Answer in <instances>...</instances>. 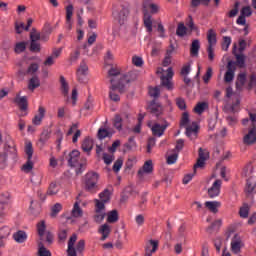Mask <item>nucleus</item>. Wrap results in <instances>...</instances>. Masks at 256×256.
<instances>
[{"mask_svg":"<svg viewBox=\"0 0 256 256\" xmlns=\"http://www.w3.org/2000/svg\"><path fill=\"white\" fill-rule=\"evenodd\" d=\"M119 73H121V69H119V67H112L108 71V77L110 79L111 85H115V80L113 79V77H117V75H119Z\"/></svg>","mask_w":256,"mask_h":256,"instance_id":"nucleus-32","label":"nucleus"},{"mask_svg":"<svg viewBox=\"0 0 256 256\" xmlns=\"http://www.w3.org/2000/svg\"><path fill=\"white\" fill-rule=\"evenodd\" d=\"M176 35H178V37H185V35H187V27H185V24L180 23L178 25Z\"/></svg>","mask_w":256,"mask_h":256,"instance_id":"nucleus-46","label":"nucleus"},{"mask_svg":"<svg viewBox=\"0 0 256 256\" xmlns=\"http://www.w3.org/2000/svg\"><path fill=\"white\" fill-rule=\"evenodd\" d=\"M117 91L119 93H122V90L121 88H119V86L112 84L110 87V94H109L111 101H115V102L120 101L121 98L119 97V94L117 93Z\"/></svg>","mask_w":256,"mask_h":256,"instance_id":"nucleus-21","label":"nucleus"},{"mask_svg":"<svg viewBox=\"0 0 256 256\" xmlns=\"http://www.w3.org/2000/svg\"><path fill=\"white\" fill-rule=\"evenodd\" d=\"M230 45H231V37L224 36L223 37V42H222V49H223V51H228Z\"/></svg>","mask_w":256,"mask_h":256,"instance_id":"nucleus-56","label":"nucleus"},{"mask_svg":"<svg viewBox=\"0 0 256 256\" xmlns=\"http://www.w3.org/2000/svg\"><path fill=\"white\" fill-rule=\"evenodd\" d=\"M45 113H47V110L43 106H39L38 113L35 114V116L32 119L33 125L39 126L43 122V119H45Z\"/></svg>","mask_w":256,"mask_h":256,"instance_id":"nucleus-13","label":"nucleus"},{"mask_svg":"<svg viewBox=\"0 0 256 256\" xmlns=\"http://www.w3.org/2000/svg\"><path fill=\"white\" fill-rule=\"evenodd\" d=\"M160 93H161V90L159 89V87H150L149 88L150 97L157 98V97H159Z\"/></svg>","mask_w":256,"mask_h":256,"instance_id":"nucleus-61","label":"nucleus"},{"mask_svg":"<svg viewBox=\"0 0 256 256\" xmlns=\"http://www.w3.org/2000/svg\"><path fill=\"white\" fill-rule=\"evenodd\" d=\"M60 83H61V91L64 96L69 95V84H67V81H65V77H60Z\"/></svg>","mask_w":256,"mask_h":256,"instance_id":"nucleus-43","label":"nucleus"},{"mask_svg":"<svg viewBox=\"0 0 256 256\" xmlns=\"http://www.w3.org/2000/svg\"><path fill=\"white\" fill-rule=\"evenodd\" d=\"M211 77H213V68L209 67L205 75L203 76L204 83H209V81L211 80Z\"/></svg>","mask_w":256,"mask_h":256,"instance_id":"nucleus-59","label":"nucleus"},{"mask_svg":"<svg viewBox=\"0 0 256 256\" xmlns=\"http://www.w3.org/2000/svg\"><path fill=\"white\" fill-rule=\"evenodd\" d=\"M61 209H63V205H61L60 203H56V204L52 207L51 217H57V214H58L59 212H61Z\"/></svg>","mask_w":256,"mask_h":256,"instance_id":"nucleus-58","label":"nucleus"},{"mask_svg":"<svg viewBox=\"0 0 256 256\" xmlns=\"http://www.w3.org/2000/svg\"><path fill=\"white\" fill-rule=\"evenodd\" d=\"M132 63L135 65V67H143V58L139 56H133Z\"/></svg>","mask_w":256,"mask_h":256,"instance_id":"nucleus-63","label":"nucleus"},{"mask_svg":"<svg viewBox=\"0 0 256 256\" xmlns=\"http://www.w3.org/2000/svg\"><path fill=\"white\" fill-rule=\"evenodd\" d=\"M143 7L146 10L150 9L151 13H159V10L161 9L159 4L150 3L149 1H144Z\"/></svg>","mask_w":256,"mask_h":256,"instance_id":"nucleus-30","label":"nucleus"},{"mask_svg":"<svg viewBox=\"0 0 256 256\" xmlns=\"http://www.w3.org/2000/svg\"><path fill=\"white\" fill-rule=\"evenodd\" d=\"M25 153L28 159H31L33 157V144L29 141L25 143Z\"/></svg>","mask_w":256,"mask_h":256,"instance_id":"nucleus-50","label":"nucleus"},{"mask_svg":"<svg viewBox=\"0 0 256 256\" xmlns=\"http://www.w3.org/2000/svg\"><path fill=\"white\" fill-rule=\"evenodd\" d=\"M113 125L118 131H121V129H123V119L121 118V116L116 115L114 117Z\"/></svg>","mask_w":256,"mask_h":256,"instance_id":"nucleus-45","label":"nucleus"},{"mask_svg":"<svg viewBox=\"0 0 256 256\" xmlns=\"http://www.w3.org/2000/svg\"><path fill=\"white\" fill-rule=\"evenodd\" d=\"M148 126H150L152 134L155 135V137L163 136V134L165 133V129H167L166 125H161L158 123H155L153 126H151V123H148Z\"/></svg>","mask_w":256,"mask_h":256,"instance_id":"nucleus-15","label":"nucleus"},{"mask_svg":"<svg viewBox=\"0 0 256 256\" xmlns=\"http://www.w3.org/2000/svg\"><path fill=\"white\" fill-rule=\"evenodd\" d=\"M153 172V161L148 160L144 163L141 170L138 171L139 175H143V173H152Z\"/></svg>","mask_w":256,"mask_h":256,"instance_id":"nucleus-28","label":"nucleus"},{"mask_svg":"<svg viewBox=\"0 0 256 256\" xmlns=\"http://www.w3.org/2000/svg\"><path fill=\"white\" fill-rule=\"evenodd\" d=\"M178 157H179L178 152H174L173 154L168 155L167 164L168 165H173V164L177 163Z\"/></svg>","mask_w":256,"mask_h":256,"instance_id":"nucleus-55","label":"nucleus"},{"mask_svg":"<svg viewBox=\"0 0 256 256\" xmlns=\"http://www.w3.org/2000/svg\"><path fill=\"white\" fill-rule=\"evenodd\" d=\"M7 157L15 159L17 157V148L15 146H6L0 148V167L3 168L7 165Z\"/></svg>","mask_w":256,"mask_h":256,"instance_id":"nucleus-4","label":"nucleus"},{"mask_svg":"<svg viewBox=\"0 0 256 256\" xmlns=\"http://www.w3.org/2000/svg\"><path fill=\"white\" fill-rule=\"evenodd\" d=\"M124 147L127 151H133L137 147V142L135 141V137H130L128 142L124 144Z\"/></svg>","mask_w":256,"mask_h":256,"instance_id":"nucleus-42","label":"nucleus"},{"mask_svg":"<svg viewBox=\"0 0 256 256\" xmlns=\"http://www.w3.org/2000/svg\"><path fill=\"white\" fill-rule=\"evenodd\" d=\"M156 73L160 77L162 87H166L168 91L173 90V76L175 75L173 68L169 67L167 70H165L159 67Z\"/></svg>","mask_w":256,"mask_h":256,"instance_id":"nucleus-2","label":"nucleus"},{"mask_svg":"<svg viewBox=\"0 0 256 256\" xmlns=\"http://www.w3.org/2000/svg\"><path fill=\"white\" fill-rule=\"evenodd\" d=\"M172 54H173V49L167 50L166 56H165L164 60L162 61V65L164 67H169V65H171V55Z\"/></svg>","mask_w":256,"mask_h":256,"instance_id":"nucleus-48","label":"nucleus"},{"mask_svg":"<svg viewBox=\"0 0 256 256\" xmlns=\"http://www.w3.org/2000/svg\"><path fill=\"white\" fill-rule=\"evenodd\" d=\"M61 189V185L55 183V182H52L48 188V195H57V193H59Z\"/></svg>","mask_w":256,"mask_h":256,"instance_id":"nucleus-36","label":"nucleus"},{"mask_svg":"<svg viewBox=\"0 0 256 256\" xmlns=\"http://www.w3.org/2000/svg\"><path fill=\"white\" fill-rule=\"evenodd\" d=\"M98 137L100 139H105V137H113V132H109V130L102 128L98 131Z\"/></svg>","mask_w":256,"mask_h":256,"instance_id":"nucleus-54","label":"nucleus"},{"mask_svg":"<svg viewBox=\"0 0 256 256\" xmlns=\"http://www.w3.org/2000/svg\"><path fill=\"white\" fill-rule=\"evenodd\" d=\"M38 256H52L51 251L47 249L45 246H43L41 243L38 245Z\"/></svg>","mask_w":256,"mask_h":256,"instance_id":"nucleus-44","label":"nucleus"},{"mask_svg":"<svg viewBox=\"0 0 256 256\" xmlns=\"http://www.w3.org/2000/svg\"><path fill=\"white\" fill-rule=\"evenodd\" d=\"M82 149L83 151H85L86 153H89V151H91V149H93V139L91 138H86L83 143H82Z\"/></svg>","mask_w":256,"mask_h":256,"instance_id":"nucleus-38","label":"nucleus"},{"mask_svg":"<svg viewBox=\"0 0 256 256\" xmlns=\"http://www.w3.org/2000/svg\"><path fill=\"white\" fill-rule=\"evenodd\" d=\"M233 79H235V64L230 61L224 74V83H231Z\"/></svg>","mask_w":256,"mask_h":256,"instance_id":"nucleus-11","label":"nucleus"},{"mask_svg":"<svg viewBox=\"0 0 256 256\" xmlns=\"http://www.w3.org/2000/svg\"><path fill=\"white\" fill-rule=\"evenodd\" d=\"M33 165V161L28 158L27 162L22 166V171L24 173H31V171H33Z\"/></svg>","mask_w":256,"mask_h":256,"instance_id":"nucleus-47","label":"nucleus"},{"mask_svg":"<svg viewBox=\"0 0 256 256\" xmlns=\"http://www.w3.org/2000/svg\"><path fill=\"white\" fill-rule=\"evenodd\" d=\"M199 129V126L197 123L193 122L191 126L186 127V135L190 139H197V131Z\"/></svg>","mask_w":256,"mask_h":256,"instance_id":"nucleus-20","label":"nucleus"},{"mask_svg":"<svg viewBox=\"0 0 256 256\" xmlns=\"http://www.w3.org/2000/svg\"><path fill=\"white\" fill-rule=\"evenodd\" d=\"M27 49V42H18L15 45L14 51L15 53H23Z\"/></svg>","mask_w":256,"mask_h":256,"instance_id":"nucleus-52","label":"nucleus"},{"mask_svg":"<svg viewBox=\"0 0 256 256\" xmlns=\"http://www.w3.org/2000/svg\"><path fill=\"white\" fill-rule=\"evenodd\" d=\"M209 107V105L206 102H199L194 107V113H197V115H201L205 112V110Z\"/></svg>","mask_w":256,"mask_h":256,"instance_id":"nucleus-35","label":"nucleus"},{"mask_svg":"<svg viewBox=\"0 0 256 256\" xmlns=\"http://www.w3.org/2000/svg\"><path fill=\"white\" fill-rule=\"evenodd\" d=\"M47 141H49V134H47V132H44L41 134L40 139H39L40 146L44 147L45 143H47Z\"/></svg>","mask_w":256,"mask_h":256,"instance_id":"nucleus-64","label":"nucleus"},{"mask_svg":"<svg viewBox=\"0 0 256 256\" xmlns=\"http://www.w3.org/2000/svg\"><path fill=\"white\" fill-rule=\"evenodd\" d=\"M79 155H81V153L78 150H73L70 153L69 163L72 165V167H77V163L79 162Z\"/></svg>","mask_w":256,"mask_h":256,"instance_id":"nucleus-31","label":"nucleus"},{"mask_svg":"<svg viewBox=\"0 0 256 256\" xmlns=\"http://www.w3.org/2000/svg\"><path fill=\"white\" fill-rule=\"evenodd\" d=\"M123 167V159H117L113 165V171H115V173H119V171H121V168Z\"/></svg>","mask_w":256,"mask_h":256,"instance_id":"nucleus-60","label":"nucleus"},{"mask_svg":"<svg viewBox=\"0 0 256 256\" xmlns=\"http://www.w3.org/2000/svg\"><path fill=\"white\" fill-rule=\"evenodd\" d=\"M221 185L222 182L219 179H216L212 186L208 189V196L210 199H215V197H219V194L221 193Z\"/></svg>","mask_w":256,"mask_h":256,"instance_id":"nucleus-7","label":"nucleus"},{"mask_svg":"<svg viewBox=\"0 0 256 256\" xmlns=\"http://www.w3.org/2000/svg\"><path fill=\"white\" fill-rule=\"evenodd\" d=\"M144 25L148 31V33L153 32V20H151V16L145 14L144 15Z\"/></svg>","mask_w":256,"mask_h":256,"instance_id":"nucleus-40","label":"nucleus"},{"mask_svg":"<svg viewBox=\"0 0 256 256\" xmlns=\"http://www.w3.org/2000/svg\"><path fill=\"white\" fill-rule=\"evenodd\" d=\"M149 111L152 113V115H156V117H159L163 113V106L161 104L152 102L149 105Z\"/></svg>","mask_w":256,"mask_h":256,"instance_id":"nucleus-22","label":"nucleus"},{"mask_svg":"<svg viewBox=\"0 0 256 256\" xmlns=\"http://www.w3.org/2000/svg\"><path fill=\"white\" fill-rule=\"evenodd\" d=\"M79 55H81V50L77 48L74 52L70 54V61L71 63H75L77 59H79Z\"/></svg>","mask_w":256,"mask_h":256,"instance_id":"nucleus-62","label":"nucleus"},{"mask_svg":"<svg viewBox=\"0 0 256 256\" xmlns=\"http://www.w3.org/2000/svg\"><path fill=\"white\" fill-rule=\"evenodd\" d=\"M98 233L101 235L100 241H106L111 235V226L109 224H103L98 228Z\"/></svg>","mask_w":256,"mask_h":256,"instance_id":"nucleus-17","label":"nucleus"},{"mask_svg":"<svg viewBox=\"0 0 256 256\" xmlns=\"http://www.w3.org/2000/svg\"><path fill=\"white\" fill-rule=\"evenodd\" d=\"M201 45L199 44V40H194L191 45L190 53L193 57H197L199 55V49Z\"/></svg>","mask_w":256,"mask_h":256,"instance_id":"nucleus-37","label":"nucleus"},{"mask_svg":"<svg viewBox=\"0 0 256 256\" xmlns=\"http://www.w3.org/2000/svg\"><path fill=\"white\" fill-rule=\"evenodd\" d=\"M13 239L16 241V243H25L27 241V233L19 230L13 234Z\"/></svg>","mask_w":256,"mask_h":256,"instance_id":"nucleus-25","label":"nucleus"},{"mask_svg":"<svg viewBox=\"0 0 256 256\" xmlns=\"http://www.w3.org/2000/svg\"><path fill=\"white\" fill-rule=\"evenodd\" d=\"M37 233L41 239L45 237V234L47 233V224L45 223V220H41L37 223Z\"/></svg>","mask_w":256,"mask_h":256,"instance_id":"nucleus-27","label":"nucleus"},{"mask_svg":"<svg viewBox=\"0 0 256 256\" xmlns=\"http://www.w3.org/2000/svg\"><path fill=\"white\" fill-rule=\"evenodd\" d=\"M30 213L32 215H39L41 213V206L39 204H31Z\"/></svg>","mask_w":256,"mask_h":256,"instance_id":"nucleus-57","label":"nucleus"},{"mask_svg":"<svg viewBox=\"0 0 256 256\" xmlns=\"http://www.w3.org/2000/svg\"><path fill=\"white\" fill-rule=\"evenodd\" d=\"M208 47H215L217 45V33L213 29H210L207 33Z\"/></svg>","mask_w":256,"mask_h":256,"instance_id":"nucleus-24","label":"nucleus"},{"mask_svg":"<svg viewBox=\"0 0 256 256\" xmlns=\"http://www.w3.org/2000/svg\"><path fill=\"white\" fill-rule=\"evenodd\" d=\"M239 215L242 217V219H247L249 217V205L244 204L240 208Z\"/></svg>","mask_w":256,"mask_h":256,"instance_id":"nucleus-49","label":"nucleus"},{"mask_svg":"<svg viewBox=\"0 0 256 256\" xmlns=\"http://www.w3.org/2000/svg\"><path fill=\"white\" fill-rule=\"evenodd\" d=\"M119 221V214L117 210H112L107 213V222L108 223H117Z\"/></svg>","mask_w":256,"mask_h":256,"instance_id":"nucleus-33","label":"nucleus"},{"mask_svg":"<svg viewBox=\"0 0 256 256\" xmlns=\"http://www.w3.org/2000/svg\"><path fill=\"white\" fill-rule=\"evenodd\" d=\"M159 249V240H149L146 243L144 256H153Z\"/></svg>","mask_w":256,"mask_h":256,"instance_id":"nucleus-9","label":"nucleus"},{"mask_svg":"<svg viewBox=\"0 0 256 256\" xmlns=\"http://www.w3.org/2000/svg\"><path fill=\"white\" fill-rule=\"evenodd\" d=\"M207 159H209V152L203 150V149H199V158L197 160V163L194 165V171H197V169H201L203 167H205V161H207Z\"/></svg>","mask_w":256,"mask_h":256,"instance_id":"nucleus-10","label":"nucleus"},{"mask_svg":"<svg viewBox=\"0 0 256 256\" xmlns=\"http://www.w3.org/2000/svg\"><path fill=\"white\" fill-rule=\"evenodd\" d=\"M66 29L71 31L73 29V5H68L66 7Z\"/></svg>","mask_w":256,"mask_h":256,"instance_id":"nucleus-16","label":"nucleus"},{"mask_svg":"<svg viewBox=\"0 0 256 256\" xmlns=\"http://www.w3.org/2000/svg\"><path fill=\"white\" fill-rule=\"evenodd\" d=\"M11 235V228L4 226L0 229V239H7Z\"/></svg>","mask_w":256,"mask_h":256,"instance_id":"nucleus-51","label":"nucleus"},{"mask_svg":"<svg viewBox=\"0 0 256 256\" xmlns=\"http://www.w3.org/2000/svg\"><path fill=\"white\" fill-rule=\"evenodd\" d=\"M99 182V174L95 172H88L84 177V188L90 193H95L99 189L97 183Z\"/></svg>","mask_w":256,"mask_h":256,"instance_id":"nucleus-3","label":"nucleus"},{"mask_svg":"<svg viewBox=\"0 0 256 256\" xmlns=\"http://www.w3.org/2000/svg\"><path fill=\"white\" fill-rule=\"evenodd\" d=\"M14 103H16L18 107H20L21 111H25L28 107L27 97L25 96H16V98L14 99Z\"/></svg>","mask_w":256,"mask_h":256,"instance_id":"nucleus-23","label":"nucleus"},{"mask_svg":"<svg viewBox=\"0 0 256 256\" xmlns=\"http://www.w3.org/2000/svg\"><path fill=\"white\" fill-rule=\"evenodd\" d=\"M112 15L120 25H123L127 21V17H129V10L122 6L114 7Z\"/></svg>","mask_w":256,"mask_h":256,"instance_id":"nucleus-5","label":"nucleus"},{"mask_svg":"<svg viewBox=\"0 0 256 256\" xmlns=\"http://www.w3.org/2000/svg\"><path fill=\"white\" fill-rule=\"evenodd\" d=\"M88 74L89 67H87V64H85V62H82L77 70L78 81H80V83H86Z\"/></svg>","mask_w":256,"mask_h":256,"instance_id":"nucleus-8","label":"nucleus"},{"mask_svg":"<svg viewBox=\"0 0 256 256\" xmlns=\"http://www.w3.org/2000/svg\"><path fill=\"white\" fill-rule=\"evenodd\" d=\"M11 199V194L4 193L0 195V219L5 217V212H2V209H7L9 207V200Z\"/></svg>","mask_w":256,"mask_h":256,"instance_id":"nucleus-12","label":"nucleus"},{"mask_svg":"<svg viewBox=\"0 0 256 256\" xmlns=\"http://www.w3.org/2000/svg\"><path fill=\"white\" fill-rule=\"evenodd\" d=\"M204 207L207 208L210 213L217 214L219 213V209L221 208V202L219 201H206L204 203Z\"/></svg>","mask_w":256,"mask_h":256,"instance_id":"nucleus-18","label":"nucleus"},{"mask_svg":"<svg viewBox=\"0 0 256 256\" xmlns=\"http://www.w3.org/2000/svg\"><path fill=\"white\" fill-rule=\"evenodd\" d=\"M112 193L113 191L111 189H105L102 193H100V203H103V205H105V203H109Z\"/></svg>","mask_w":256,"mask_h":256,"instance_id":"nucleus-26","label":"nucleus"},{"mask_svg":"<svg viewBox=\"0 0 256 256\" xmlns=\"http://www.w3.org/2000/svg\"><path fill=\"white\" fill-rule=\"evenodd\" d=\"M14 28H15L16 33H18V35H21V33H23V31H25V29H26L25 23L16 21L14 23Z\"/></svg>","mask_w":256,"mask_h":256,"instance_id":"nucleus-53","label":"nucleus"},{"mask_svg":"<svg viewBox=\"0 0 256 256\" xmlns=\"http://www.w3.org/2000/svg\"><path fill=\"white\" fill-rule=\"evenodd\" d=\"M72 217L76 219L79 217H83V210L79 207V202H75L74 207L72 209Z\"/></svg>","mask_w":256,"mask_h":256,"instance_id":"nucleus-39","label":"nucleus"},{"mask_svg":"<svg viewBox=\"0 0 256 256\" xmlns=\"http://www.w3.org/2000/svg\"><path fill=\"white\" fill-rule=\"evenodd\" d=\"M40 85L41 82L39 81V78L34 76L29 80L28 89H30V91H35V89H37V87H39Z\"/></svg>","mask_w":256,"mask_h":256,"instance_id":"nucleus-34","label":"nucleus"},{"mask_svg":"<svg viewBox=\"0 0 256 256\" xmlns=\"http://www.w3.org/2000/svg\"><path fill=\"white\" fill-rule=\"evenodd\" d=\"M233 55H235L239 67H243L245 65V56L243 54H237V44L233 45Z\"/></svg>","mask_w":256,"mask_h":256,"instance_id":"nucleus-29","label":"nucleus"},{"mask_svg":"<svg viewBox=\"0 0 256 256\" xmlns=\"http://www.w3.org/2000/svg\"><path fill=\"white\" fill-rule=\"evenodd\" d=\"M243 247V241H241V237L234 236V238L231 241V249L232 252L237 254L241 251V248Z\"/></svg>","mask_w":256,"mask_h":256,"instance_id":"nucleus-19","label":"nucleus"},{"mask_svg":"<svg viewBox=\"0 0 256 256\" xmlns=\"http://www.w3.org/2000/svg\"><path fill=\"white\" fill-rule=\"evenodd\" d=\"M243 141L245 145H253L256 142V127L249 129L248 133L244 135Z\"/></svg>","mask_w":256,"mask_h":256,"instance_id":"nucleus-14","label":"nucleus"},{"mask_svg":"<svg viewBox=\"0 0 256 256\" xmlns=\"http://www.w3.org/2000/svg\"><path fill=\"white\" fill-rule=\"evenodd\" d=\"M247 81V74L241 73L238 75L237 81H236V87L237 89H241L243 85H245Z\"/></svg>","mask_w":256,"mask_h":256,"instance_id":"nucleus-41","label":"nucleus"},{"mask_svg":"<svg viewBox=\"0 0 256 256\" xmlns=\"http://www.w3.org/2000/svg\"><path fill=\"white\" fill-rule=\"evenodd\" d=\"M95 214L94 221L96 223H102L105 219V204L99 200H95Z\"/></svg>","mask_w":256,"mask_h":256,"instance_id":"nucleus-6","label":"nucleus"},{"mask_svg":"<svg viewBox=\"0 0 256 256\" xmlns=\"http://www.w3.org/2000/svg\"><path fill=\"white\" fill-rule=\"evenodd\" d=\"M85 251V240L77 242V235L73 234L68 241L67 255L77 256Z\"/></svg>","mask_w":256,"mask_h":256,"instance_id":"nucleus-1","label":"nucleus"}]
</instances>
